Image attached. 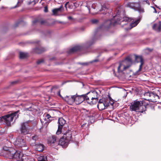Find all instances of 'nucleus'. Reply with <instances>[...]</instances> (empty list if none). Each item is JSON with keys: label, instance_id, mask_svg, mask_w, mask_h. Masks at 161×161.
<instances>
[{"label": "nucleus", "instance_id": "nucleus-52", "mask_svg": "<svg viewBox=\"0 0 161 161\" xmlns=\"http://www.w3.org/2000/svg\"><path fill=\"white\" fill-rule=\"evenodd\" d=\"M66 5H67V3H65V7H66Z\"/></svg>", "mask_w": 161, "mask_h": 161}, {"label": "nucleus", "instance_id": "nucleus-6", "mask_svg": "<svg viewBox=\"0 0 161 161\" xmlns=\"http://www.w3.org/2000/svg\"><path fill=\"white\" fill-rule=\"evenodd\" d=\"M58 138L56 136H50L47 140L48 144L56 148V146H58Z\"/></svg>", "mask_w": 161, "mask_h": 161}, {"label": "nucleus", "instance_id": "nucleus-53", "mask_svg": "<svg viewBox=\"0 0 161 161\" xmlns=\"http://www.w3.org/2000/svg\"><path fill=\"white\" fill-rule=\"evenodd\" d=\"M69 3V2H67L66 3H67V4Z\"/></svg>", "mask_w": 161, "mask_h": 161}, {"label": "nucleus", "instance_id": "nucleus-23", "mask_svg": "<svg viewBox=\"0 0 161 161\" xmlns=\"http://www.w3.org/2000/svg\"><path fill=\"white\" fill-rule=\"evenodd\" d=\"M102 101L101 99L99 100L97 105V108L99 110H103L107 108Z\"/></svg>", "mask_w": 161, "mask_h": 161}, {"label": "nucleus", "instance_id": "nucleus-30", "mask_svg": "<svg viewBox=\"0 0 161 161\" xmlns=\"http://www.w3.org/2000/svg\"><path fill=\"white\" fill-rule=\"evenodd\" d=\"M136 9H137L138 11L141 13H143L144 12V9L140 6L139 3V6H137Z\"/></svg>", "mask_w": 161, "mask_h": 161}, {"label": "nucleus", "instance_id": "nucleus-41", "mask_svg": "<svg viewBox=\"0 0 161 161\" xmlns=\"http://www.w3.org/2000/svg\"><path fill=\"white\" fill-rule=\"evenodd\" d=\"M99 34V31L98 32H96L95 34V38L97 39V38H98V36Z\"/></svg>", "mask_w": 161, "mask_h": 161}, {"label": "nucleus", "instance_id": "nucleus-17", "mask_svg": "<svg viewBox=\"0 0 161 161\" xmlns=\"http://www.w3.org/2000/svg\"><path fill=\"white\" fill-rule=\"evenodd\" d=\"M64 9V7L63 5H61L59 8L52 10L53 14L54 15H58V13L63 12Z\"/></svg>", "mask_w": 161, "mask_h": 161}, {"label": "nucleus", "instance_id": "nucleus-4", "mask_svg": "<svg viewBox=\"0 0 161 161\" xmlns=\"http://www.w3.org/2000/svg\"><path fill=\"white\" fill-rule=\"evenodd\" d=\"M10 152L12 153H9V158H14L17 161H24L25 156L23 155L22 153L19 151H16L13 148L10 149Z\"/></svg>", "mask_w": 161, "mask_h": 161}, {"label": "nucleus", "instance_id": "nucleus-25", "mask_svg": "<svg viewBox=\"0 0 161 161\" xmlns=\"http://www.w3.org/2000/svg\"><path fill=\"white\" fill-rule=\"evenodd\" d=\"M127 5L132 8L136 9L137 6H139V3L130 2L127 3Z\"/></svg>", "mask_w": 161, "mask_h": 161}, {"label": "nucleus", "instance_id": "nucleus-49", "mask_svg": "<svg viewBox=\"0 0 161 161\" xmlns=\"http://www.w3.org/2000/svg\"><path fill=\"white\" fill-rule=\"evenodd\" d=\"M147 50H149V51H152L153 50V49H150L149 48L147 49Z\"/></svg>", "mask_w": 161, "mask_h": 161}, {"label": "nucleus", "instance_id": "nucleus-16", "mask_svg": "<svg viewBox=\"0 0 161 161\" xmlns=\"http://www.w3.org/2000/svg\"><path fill=\"white\" fill-rule=\"evenodd\" d=\"M90 97V95L88 92L85 94V101L87 103L90 105H94L96 104V103H94L93 102L94 100H93L92 97Z\"/></svg>", "mask_w": 161, "mask_h": 161}, {"label": "nucleus", "instance_id": "nucleus-20", "mask_svg": "<svg viewBox=\"0 0 161 161\" xmlns=\"http://www.w3.org/2000/svg\"><path fill=\"white\" fill-rule=\"evenodd\" d=\"M153 29L157 32H160L161 30V22L158 24H155L152 27Z\"/></svg>", "mask_w": 161, "mask_h": 161}, {"label": "nucleus", "instance_id": "nucleus-38", "mask_svg": "<svg viewBox=\"0 0 161 161\" xmlns=\"http://www.w3.org/2000/svg\"><path fill=\"white\" fill-rule=\"evenodd\" d=\"M37 2H38V1H35V0H33L31 1H30V2H29L28 3L29 5H30V4H31L32 3H33V5H34L36 4V3H37Z\"/></svg>", "mask_w": 161, "mask_h": 161}, {"label": "nucleus", "instance_id": "nucleus-48", "mask_svg": "<svg viewBox=\"0 0 161 161\" xmlns=\"http://www.w3.org/2000/svg\"><path fill=\"white\" fill-rule=\"evenodd\" d=\"M19 3V2H18V3L16 5V6H14V8H16V7H19V5L18 4V3Z\"/></svg>", "mask_w": 161, "mask_h": 161}, {"label": "nucleus", "instance_id": "nucleus-21", "mask_svg": "<svg viewBox=\"0 0 161 161\" xmlns=\"http://www.w3.org/2000/svg\"><path fill=\"white\" fill-rule=\"evenodd\" d=\"M123 64H127V66H129V67L130 66L132 63V59L130 56L127 57L125 59L122 61Z\"/></svg>", "mask_w": 161, "mask_h": 161}, {"label": "nucleus", "instance_id": "nucleus-3", "mask_svg": "<svg viewBox=\"0 0 161 161\" xmlns=\"http://www.w3.org/2000/svg\"><path fill=\"white\" fill-rule=\"evenodd\" d=\"M19 111H17L13 113L2 116L0 117V120L4 122L8 126L11 125V122L14 119L15 120L18 117V113Z\"/></svg>", "mask_w": 161, "mask_h": 161}, {"label": "nucleus", "instance_id": "nucleus-55", "mask_svg": "<svg viewBox=\"0 0 161 161\" xmlns=\"http://www.w3.org/2000/svg\"><path fill=\"white\" fill-rule=\"evenodd\" d=\"M39 42V41H38L37 42V43H38Z\"/></svg>", "mask_w": 161, "mask_h": 161}, {"label": "nucleus", "instance_id": "nucleus-46", "mask_svg": "<svg viewBox=\"0 0 161 161\" xmlns=\"http://www.w3.org/2000/svg\"><path fill=\"white\" fill-rule=\"evenodd\" d=\"M68 18L69 20H72V19H73L72 17L70 16H68Z\"/></svg>", "mask_w": 161, "mask_h": 161}, {"label": "nucleus", "instance_id": "nucleus-54", "mask_svg": "<svg viewBox=\"0 0 161 161\" xmlns=\"http://www.w3.org/2000/svg\"><path fill=\"white\" fill-rule=\"evenodd\" d=\"M146 3H147V1H146Z\"/></svg>", "mask_w": 161, "mask_h": 161}, {"label": "nucleus", "instance_id": "nucleus-11", "mask_svg": "<svg viewBox=\"0 0 161 161\" xmlns=\"http://www.w3.org/2000/svg\"><path fill=\"white\" fill-rule=\"evenodd\" d=\"M65 123V121L62 118H60L58 119V129L57 131L56 132L57 134L59 135L61 133L63 126L64 125Z\"/></svg>", "mask_w": 161, "mask_h": 161}, {"label": "nucleus", "instance_id": "nucleus-34", "mask_svg": "<svg viewBox=\"0 0 161 161\" xmlns=\"http://www.w3.org/2000/svg\"><path fill=\"white\" fill-rule=\"evenodd\" d=\"M94 42V41L93 40H92V41H90L88 42H87L86 43V47H88L89 46H90L91 45H92Z\"/></svg>", "mask_w": 161, "mask_h": 161}, {"label": "nucleus", "instance_id": "nucleus-36", "mask_svg": "<svg viewBox=\"0 0 161 161\" xmlns=\"http://www.w3.org/2000/svg\"><path fill=\"white\" fill-rule=\"evenodd\" d=\"M44 61L43 59L38 60L37 61L36 63L38 64H40L44 63Z\"/></svg>", "mask_w": 161, "mask_h": 161}, {"label": "nucleus", "instance_id": "nucleus-8", "mask_svg": "<svg viewBox=\"0 0 161 161\" xmlns=\"http://www.w3.org/2000/svg\"><path fill=\"white\" fill-rule=\"evenodd\" d=\"M52 117L48 114H47L43 119H41V122L42 124V126L46 127L48 124L52 120Z\"/></svg>", "mask_w": 161, "mask_h": 161}, {"label": "nucleus", "instance_id": "nucleus-12", "mask_svg": "<svg viewBox=\"0 0 161 161\" xmlns=\"http://www.w3.org/2000/svg\"><path fill=\"white\" fill-rule=\"evenodd\" d=\"M75 95L66 96L64 98H63L69 104L72 105L75 102Z\"/></svg>", "mask_w": 161, "mask_h": 161}, {"label": "nucleus", "instance_id": "nucleus-9", "mask_svg": "<svg viewBox=\"0 0 161 161\" xmlns=\"http://www.w3.org/2000/svg\"><path fill=\"white\" fill-rule=\"evenodd\" d=\"M135 61L137 62H140L139 69L136 72V74H139V72H140L142 69V66L144 64L143 60L141 56L135 55Z\"/></svg>", "mask_w": 161, "mask_h": 161}, {"label": "nucleus", "instance_id": "nucleus-39", "mask_svg": "<svg viewBox=\"0 0 161 161\" xmlns=\"http://www.w3.org/2000/svg\"><path fill=\"white\" fill-rule=\"evenodd\" d=\"M91 22L93 24H96L98 22V20L97 19H93L91 20Z\"/></svg>", "mask_w": 161, "mask_h": 161}, {"label": "nucleus", "instance_id": "nucleus-24", "mask_svg": "<svg viewBox=\"0 0 161 161\" xmlns=\"http://www.w3.org/2000/svg\"><path fill=\"white\" fill-rule=\"evenodd\" d=\"M45 50V49L41 47H36L33 49V52L37 53H40Z\"/></svg>", "mask_w": 161, "mask_h": 161}, {"label": "nucleus", "instance_id": "nucleus-14", "mask_svg": "<svg viewBox=\"0 0 161 161\" xmlns=\"http://www.w3.org/2000/svg\"><path fill=\"white\" fill-rule=\"evenodd\" d=\"M91 97L92 100H94L93 102L96 103L98 101L99 97L98 93L96 91L90 92H88Z\"/></svg>", "mask_w": 161, "mask_h": 161}, {"label": "nucleus", "instance_id": "nucleus-51", "mask_svg": "<svg viewBox=\"0 0 161 161\" xmlns=\"http://www.w3.org/2000/svg\"><path fill=\"white\" fill-rule=\"evenodd\" d=\"M16 83V82L15 81H14V82H13L12 83V84H13V83Z\"/></svg>", "mask_w": 161, "mask_h": 161}, {"label": "nucleus", "instance_id": "nucleus-15", "mask_svg": "<svg viewBox=\"0 0 161 161\" xmlns=\"http://www.w3.org/2000/svg\"><path fill=\"white\" fill-rule=\"evenodd\" d=\"M63 137L65 138L66 141L69 142L72 141V131L69 130H67L64 133Z\"/></svg>", "mask_w": 161, "mask_h": 161}, {"label": "nucleus", "instance_id": "nucleus-1", "mask_svg": "<svg viewBox=\"0 0 161 161\" xmlns=\"http://www.w3.org/2000/svg\"><path fill=\"white\" fill-rule=\"evenodd\" d=\"M116 10L117 11L116 14L113 19L111 20H107L105 23L104 26L105 28H108L110 27V25H114L117 24H120L121 25L123 26L124 25H127L129 22L131 21V19H130L127 17H123L120 21V23H119V22L120 20V19L118 17H119V15L120 11L119 9L118 8Z\"/></svg>", "mask_w": 161, "mask_h": 161}, {"label": "nucleus", "instance_id": "nucleus-26", "mask_svg": "<svg viewBox=\"0 0 161 161\" xmlns=\"http://www.w3.org/2000/svg\"><path fill=\"white\" fill-rule=\"evenodd\" d=\"M44 146L43 144H39L35 145L36 150L39 152H42L43 150Z\"/></svg>", "mask_w": 161, "mask_h": 161}, {"label": "nucleus", "instance_id": "nucleus-33", "mask_svg": "<svg viewBox=\"0 0 161 161\" xmlns=\"http://www.w3.org/2000/svg\"><path fill=\"white\" fill-rule=\"evenodd\" d=\"M39 23L42 25H48L47 21L46 20H40Z\"/></svg>", "mask_w": 161, "mask_h": 161}, {"label": "nucleus", "instance_id": "nucleus-29", "mask_svg": "<svg viewBox=\"0 0 161 161\" xmlns=\"http://www.w3.org/2000/svg\"><path fill=\"white\" fill-rule=\"evenodd\" d=\"M38 161H47V156H39L37 158Z\"/></svg>", "mask_w": 161, "mask_h": 161}, {"label": "nucleus", "instance_id": "nucleus-43", "mask_svg": "<svg viewBox=\"0 0 161 161\" xmlns=\"http://www.w3.org/2000/svg\"><path fill=\"white\" fill-rule=\"evenodd\" d=\"M78 64H81L82 65H87L88 64V63H78Z\"/></svg>", "mask_w": 161, "mask_h": 161}, {"label": "nucleus", "instance_id": "nucleus-31", "mask_svg": "<svg viewBox=\"0 0 161 161\" xmlns=\"http://www.w3.org/2000/svg\"><path fill=\"white\" fill-rule=\"evenodd\" d=\"M27 54L25 53L20 52L19 58H24L26 57Z\"/></svg>", "mask_w": 161, "mask_h": 161}, {"label": "nucleus", "instance_id": "nucleus-2", "mask_svg": "<svg viewBox=\"0 0 161 161\" xmlns=\"http://www.w3.org/2000/svg\"><path fill=\"white\" fill-rule=\"evenodd\" d=\"M143 101L136 100L131 103L130 106V109L131 111H134L137 114L145 113L146 107L143 105Z\"/></svg>", "mask_w": 161, "mask_h": 161}, {"label": "nucleus", "instance_id": "nucleus-44", "mask_svg": "<svg viewBox=\"0 0 161 161\" xmlns=\"http://www.w3.org/2000/svg\"><path fill=\"white\" fill-rule=\"evenodd\" d=\"M44 11L45 12H48V8L47 7H44Z\"/></svg>", "mask_w": 161, "mask_h": 161}, {"label": "nucleus", "instance_id": "nucleus-35", "mask_svg": "<svg viewBox=\"0 0 161 161\" xmlns=\"http://www.w3.org/2000/svg\"><path fill=\"white\" fill-rule=\"evenodd\" d=\"M150 96L151 97H154L156 99H159V97L157 94H154L153 93H151Z\"/></svg>", "mask_w": 161, "mask_h": 161}, {"label": "nucleus", "instance_id": "nucleus-10", "mask_svg": "<svg viewBox=\"0 0 161 161\" xmlns=\"http://www.w3.org/2000/svg\"><path fill=\"white\" fill-rule=\"evenodd\" d=\"M75 96V103L76 104H79L85 101V94L79 95L76 94Z\"/></svg>", "mask_w": 161, "mask_h": 161}, {"label": "nucleus", "instance_id": "nucleus-22", "mask_svg": "<svg viewBox=\"0 0 161 161\" xmlns=\"http://www.w3.org/2000/svg\"><path fill=\"white\" fill-rule=\"evenodd\" d=\"M13 148H12L8 147L6 146H4L3 147V153L6 154L7 157L9 158V153H12L10 152V149Z\"/></svg>", "mask_w": 161, "mask_h": 161}, {"label": "nucleus", "instance_id": "nucleus-47", "mask_svg": "<svg viewBox=\"0 0 161 161\" xmlns=\"http://www.w3.org/2000/svg\"><path fill=\"white\" fill-rule=\"evenodd\" d=\"M152 7L154 9V11H153V13H157V11H156V9L154 7Z\"/></svg>", "mask_w": 161, "mask_h": 161}, {"label": "nucleus", "instance_id": "nucleus-18", "mask_svg": "<svg viewBox=\"0 0 161 161\" xmlns=\"http://www.w3.org/2000/svg\"><path fill=\"white\" fill-rule=\"evenodd\" d=\"M69 142L66 141L65 138L63 137V138H60L59 141L58 140V145L61 146L63 147H65L67 146Z\"/></svg>", "mask_w": 161, "mask_h": 161}, {"label": "nucleus", "instance_id": "nucleus-13", "mask_svg": "<svg viewBox=\"0 0 161 161\" xmlns=\"http://www.w3.org/2000/svg\"><path fill=\"white\" fill-rule=\"evenodd\" d=\"M28 122H26L24 123L21 124L20 130L21 133L24 135H26L28 134L29 132V130L28 128Z\"/></svg>", "mask_w": 161, "mask_h": 161}, {"label": "nucleus", "instance_id": "nucleus-50", "mask_svg": "<svg viewBox=\"0 0 161 161\" xmlns=\"http://www.w3.org/2000/svg\"><path fill=\"white\" fill-rule=\"evenodd\" d=\"M58 22L59 23H63V22L61 21H58Z\"/></svg>", "mask_w": 161, "mask_h": 161}, {"label": "nucleus", "instance_id": "nucleus-27", "mask_svg": "<svg viewBox=\"0 0 161 161\" xmlns=\"http://www.w3.org/2000/svg\"><path fill=\"white\" fill-rule=\"evenodd\" d=\"M109 98V96L108 97H103L101 99L103 103L105 104L106 107L107 108L108 107V102Z\"/></svg>", "mask_w": 161, "mask_h": 161}, {"label": "nucleus", "instance_id": "nucleus-28", "mask_svg": "<svg viewBox=\"0 0 161 161\" xmlns=\"http://www.w3.org/2000/svg\"><path fill=\"white\" fill-rule=\"evenodd\" d=\"M139 20L138 19H136L135 21L133 20L130 25V28L129 29H131L133 27L136 26L139 23Z\"/></svg>", "mask_w": 161, "mask_h": 161}, {"label": "nucleus", "instance_id": "nucleus-32", "mask_svg": "<svg viewBox=\"0 0 161 161\" xmlns=\"http://www.w3.org/2000/svg\"><path fill=\"white\" fill-rule=\"evenodd\" d=\"M108 106H109L110 105H112L114 103L113 100L111 98L110 96H109V98L108 102Z\"/></svg>", "mask_w": 161, "mask_h": 161}, {"label": "nucleus", "instance_id": "nucleus-45", "mask_svg": "<svg viewBox=\"0 0 161 161\" xmlns=\"http://www.w3.org/2000/svg\"><path fill=\"white\" fill-rule=\"evenodd\" d=\"M57 94H58V96H59V97H62L61 96V95L60 94V91H59L58 92Z\"/></svg>", "mask_w": 161, "mask_h": 161}, {"label": "nucleus", "instance_id": "nucleus-5", "mask_svg": "<svg viewBox=\"0 0 161 161\" xmlns=\"http://www.w3.org/2000/svg\"><path fill=\"white\" fill-rule=\"evenodd\" d=\"M123 63L122 61L121 63L119 64L118 66L117 65V64H116L112 65L111 66V68L112 69L113 73L114 75H116L115 71L116 69H117V72L118 73H122L124 70L129 67V66L127 65L125 66L124 64H123Z\"/></svg>", "mask_w": 161, "mask_h": 161}, {"label": "nucleus", "instance_id": "nucleus-37", "mask_svg": "<svg viewBox=\"0 0 161 161\" xmlns=\"http://www.w3.org/2000/svg\"><path fill=\"white\" fill-rule=\"evenodd\" d=\"M32 139L34 141H36L38 139V136L36 135H35L32 136Z\"/></svg>", "mask_w": 161, "mask_h": 161}, {"label": "nucleus", "instance_id": "nucleus-42", "mask_svg": "<svg viewBox=\"0 0 161 161\" xmlns=\"http://www.w3.org/2000/svg\"><path fill=\"white\" fill-rule=\"evenodd\" d=\"M99 60L98 59H95L92 61H91L90 63H92L94 62H97Z\"/></svg>", "mask_w": 161, "mask_h": 161}, {"label": "nucleus", "instance_id": "nucleus-40", "mask_svg": "<svg viewBox=\"0 0 161 161\" xmlns=\"http://www.w3.org/2000/svg\"><path fill=\"white\" fill-rule=\"evenodd\" d=\"M39 22V20H38L37 19H36L34 20H33L32 21V23H33V24H35L36 23L38 22Z\"/></svg>", "mask_w": 161, "mask_h": 161}, {"label": "nucleus", "instance_id": "nucleus-19", "mask_svg": "<svg viewBox=\"0 0 161 161\" xmlns=\"http://www.w3.org/2000/svg\"><path fill=\"white\" fill-rule=\"evenodd\" d=\"M81 48V47L80 46L77 45L70 49L67 51V52L68 53L70 54L79 51Z\"/></svg>", "mask_w": 161, "mask_h": 161}, {"label": "nucleus", "instance_id": "nucleus-7", "mask_svg": "<svg viewBox=\"0 0 161 161\" xmlns=\"http://www.w3.org/2000/svg\"><path fill=\"white\" fill-rule=\"evenodd\" d=\"M14 143L15 146L19 147H25L26 145L25 140L21 137H18Z\"/></svg>", "mask_w": 161, "mask_h": 161}]
</instances>
